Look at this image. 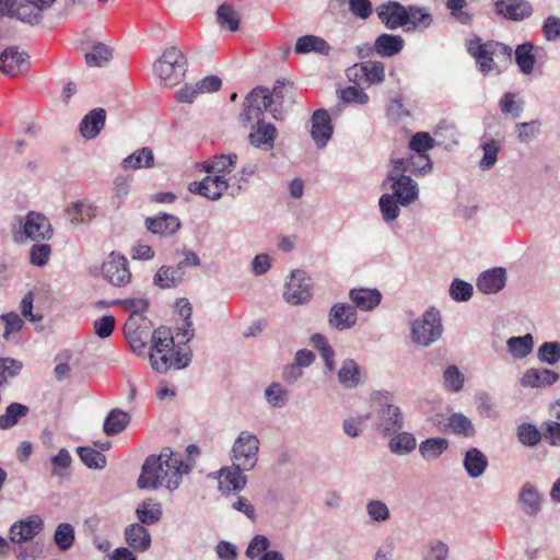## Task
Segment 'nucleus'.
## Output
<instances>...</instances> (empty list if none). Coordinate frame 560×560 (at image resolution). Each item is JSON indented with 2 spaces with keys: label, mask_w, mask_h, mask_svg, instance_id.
Listing matches in <instances>:
<instances>
[{
  "label": "nucleus",
  "mask_w": 560,
  "mask_h": 560,
  "mask_svg": "<svg viewBox=\"0 0 560 560\" xmlns=\"http://www.w3.org/2000/svg\"><path fill=\"white\" fill-rule=\"evenodd\" d=\"M191 463L185 462L171 448H164L160 455L145 458L137 485L140 489L165 487L168 491L178 488L182 477L189 474Z\"/></svg>",
  "instance_id": "nucleus-1"
},
{
  "label": "nucleus",
  "mask_w": 560,
  "mask_h": 560,
  "mask_svg": "<svg viewBox=\"0 0 560 560\" xmlns=\"http://www.w3.org/2000/svg\"><path fill=\"white\" fill-rule=\"evenodd\" d=\"M553 419L542 424V433L529 423H523L517 428V436L522 444L535 446L544 438L550 445L560 446V399L551 407Z\"/></svg>",
  "instance_id": "nucleus-2"
},
{
  "label": "nucleus",
  "mask_w": 560,
  "mask_h": 560,
  "mask_svg": "<svg viewBox=\"0 0 560 560\" xmlns=\"http://www.w3.org/2000/svg\"><path fill=\"white\" fill-rule=\"evenodd\" d=\"M187 59L175 46L166 48L162 56L154 62V74L167 86L180 83L187 71Z\"/></svg>",
  "instance_id": "nucleus-3"
},
{
  "label": "nucleus",
  "mask_w": 560,
  "mask_h": 560,
  "mask_svg": "<svg viewBox=\"0 0 560 560\" xmlns=\"http://www.w3.org/2000/svg\"><path fill=\"white\" fill-rule=\"evenodd\" d=\"M443 330L439 311L430 308L411 322L410 338L415 345L429 347L442 337Z\"/></svg>",
  "instance_id": "nucleus-4"
},
{
  "label": "nucleus",
  "mask_w": 560,
  "mask_h": 560,
  "mask_svg": "<svg viewBox=\"0 0 560 560\" xmlns=\"http://www.w3.org/2000/svg\"><path fill=\"white\" fill-rule=\"evenodd\" d=\"M260 442L256 434L243 430L238 433L230 451L231 463L244 470H253L258 463Z\"/></svg>",
  "instance_id": "nucleus-5"
},
{
  "label": "nucleus",
  "mask_w": 560,
  "mask_h": 560,
  "mask_svg": "<svg viewBox=\"0 0 560 560\" xmlns=\"http://www.w3.org/2000/svg\"><path fill=\"white\" fill-rule=\"evenodd\" d=\"M175 341L172 332L166 327H159L152 334L153 352L149 354L153 370L165 373L172 368L170 353L174 350Z\"/></svg>",
  "instance_id": "nucleus-6"
},
{
  "label": "nucleus",
  "mask_w": 560,
  "mask_h": 560,
  "mask_svg": "<svg viewBox=\"0 0 560 560\" xmlns=\"http://www.w3.org/2000/svg\"><path fill=\"white\" fill-rule=\"evenodd\" d=\"M273 103L272 95L266 88H255L245 98L240 121L243 127H248L257 119H262L264 113Z\"/></svg>",
  "instance_id": "nucleus-7"
},
{
  "label": "nucleus",
  "mask_w": 560,
  "mask_h": 560,
  "mask_svg": "<svg viewBox=\"0 0 560 560\" xmlns=\"http://www.w3.org/2000/svg\"><path fill=\"white\" fill-rule=\"evenodd\" d=\"M390 183L392 195L397 198L399 205L402 207L409 206L415 202L419 197V188L416 180L409 175L400 172L398 168L390 167L388 170L387 178L384 183Z\"/></svg>",
  "instance_id": "nucleus-8"
},
{
  "label": "nucleus",
  "mask_w": 560,
  "mask_h": 560,
  "mask_svg": "<svg viewBox=\"0 0 560 560\" xmlns=\"http://www.w3.org/2000/svg\"><path fill=\"white\" fill-rule=\"evenodd\" d=\"M284 300L292 305L307 303L312 298L311 279L302 270H294L288 277L283 292Z\"/></svg>",
  "instance_id": "nucleus-9"
},
{
  "label": "nucleus",
  "mask_w": 560,
  "mask_h": 560,
  "mask_svg": "<svg viewBox=\"0 0 560 560\" xmlns=\"http://www.w3.org/2000/svg\"><path fill=\"white\" fill-rule=\"evenodd\" d=\"M102 273L104 279L114 287H125L131 280L127 258L114 252L103 262Z\"/></svg>",
  "instance_id": "nucleus-10"
},
{
  "label": "nucleus",
  "mask_w": 560,
  "mask_h": 560,
  "mask_svg": "<svg viewBox=\"0 0 560 560\" xmlns=\"http://www.w3.org/2000/svg\"><path fill=\"white\" fill-rule=\"evenodd\" d=\"M404 417L399 407L393 404H380L375 411L376 430L389 435L402 428Z\"/></svg>",
  "instance_id": "nucleus-11"
},
{
  "label": "nucleus",
  "mask_w": 560,
  "mask_h": 560,
  "mask_svg": "<svg viewBox=\"0 0 560 560\" xmlns=\"http://www.w3.org/2000/svg\"><path fill=\"white\" fill-rule=\"evenodd\" d=\"M545 498L538 487L529 481L522 485L517 494V504L524 515L537 516L544 508Z\"/></svg>",
  "instance_id": "nucleus-12"
},
{
  "label": "nucleus",
  "mask_w": 560,
  "mask_h": 560,
  "mask_svg": "<svg viewBox=\"0 0 560 560\" xmlns=\"http://www.w3.org/2000/svg\"><path fill=\"white\" fill-rule=\"evenodd\" d=\"M23 233L31 241L42 242L50 240L54 232L49 220L44 214L31 211L25 217Z\"/></svg>",
  "instance_id": "nucleus-13"
},
{
  "label": "nucleus",
  "mask_w": 560,
  "mask_h": 560,
  "mask_svg": "<svg viewBox=\"0 0 560 560\" xmlns=\"http://www.w3.org/2000/svg\"><path fill=\"white\" fill-rule=\"evenodd\" d=\"M44 527L43 520L37 515L28 516L24 520L15 522L10 527L9 537L13 544L31 542Z\"/></svg>",
  "instance_id": "nucleus-14"
},
{
  "label": "nucleus",
  "mask_w": 560,
  "mask_h": 560,
  "mask_svg": "<svg viewBox=\"0 0 560 560\" xmlns=\"http://www.w3.org/2000/svg\"><path fill=\"white\" fill-rule=\"evenodd\" d=\"M247 471L248 470H244L242 467H237L232 463L230 466L222 467L218 471L220 491L223 493L242 491L247 483V478L245 476V472Z\"/></svg>",
  "instance_id": "nucleus-15"
},
{
  "label": "nucleus",
  "mask_w": 560,
  "mask_h": 560,
  "mask_svg": "<svg viewBox=\"0 0 560 560\" xmlns=\"http://www.w3.org/2000/svg\"><path fill=\"white\" fill-rule=\"evenodd\" d=\"M28 55L18 47H9L0 54V70L9 77H16L27 71Z\"/></svg>",
  "instance_id": "nucleus-16"
},
{
  "label": "nucleus",
  "mask_w": 560,
  "mask_h": 560,
  "mask_svg": "<svg viewBox=\"0 0 560 560\" xmlns=\"http://www.w3.org/2000/svg\"><path fill=\"white\" fill-rule=\"evenodd\" d=\"M393 167L400 172L416 176L429 174L432 171V161L427 153H411L404 158L392 160Z\"/></svg>",
  "instance_id": "nucleus-17"
},
{
  "label": "nucleus",
  "mask_w": 560,
  "mask_h": 560,
  "mask_svg": "<svg viewBox=\"0 0 560 560\" xmlns=\"http://www.w3.org/2000/svg\"><path fill=\"white\" fill-rule=\"evenodd\" d=\"M404 45L405 40L401 36L382 34L376 38L374 46L365 45L364 47L360 48V52H364L365 56H369L375 51L381 57H393L402 50Z\"/></svg>",
  "instance_id": "nucleus-18"
},
{
  "label": "nucleus",
  "mask_w": 560,
  "mask_h": 560,
  "mask_svg": "<svg viewBox=\"0 0 560 560\" xmlns=\"http://www.w3.org/2000/svg\"><path fill=\"white\" fill-rule=\"evenodd\" d=\"M229 184L223 175L207 176L201 182L189 184V191L199 194L209 200H218L228 189Z\"/></svg>",
  "instance_id": "nucleus-19"
},
{
  "label": "nucleus",
  "mask_w": 560,
  "mask_h": 560,
  "mask_svg": "<svg viewBox=\"0 0 560 560\" xmlns=\"http://www.w3.org/2000/svg\"><path fill=\"white\" fill-rule=\"evenodd\" d=\"M358 315L354 306L345 303H337L331 306L328 314V324L337 330H346L353 327Z\"/></svg>",
  "instance_id": "nucleus-20"
},
{
  "label": "nucleus",
  "mask_w": 560,
  "mask_h": 560,
  "mask_svg": "<svg viewBox=\"0 0 560 560\" xmlns=\"http://www.w3.org/2000/svg\"><path fill=\"white\" fill-rule=\"evenodd\" d=\"M56 0H23L16 7V19L28 24H38L43 12L49 9Z\"/></svg>",
  "instance_id": "nucleus-21"
},
{
  "label": "nucleus",
  "mask_w": 560,
  "mask_h": 560,
  "mask_svg": "<svg viewBox=\"0 0 560 560\" xmlns=\"http://www.w3.org/2000/svg\"><path fill=\"white\" fill-rule=\"evenodd\" d=\"M377 15L389 30L407 25V9L400 3L392 1L377 8Z\"/></svg>",
  "instance_id": "nucleus-22"
},
{
  "label": "nucleus",
  "mask_w": 560,
  "mask_h": 560,
  "mask_svg": "<svg viewBox=\"0 0 560 560\" xmlns=\"http://www.w3.org/2000/svg\"><path fill=\"white\" fill-rule=\"evenodd\" d=\"M312 138L317 148H324L330 140L332 135V127L330 125V117L325 109H317L312 116Z\"/></svg>",
  "instance_id": "nucleus-23"
},
{
  "label": "nucleus",
  "mask_w": 560,
  "mask_h": 560,
  "mask_svg": "<svg viewBox=\"0 0 560 560\" xmlns=\"http://www.w3.org/2000/svg\"><path fill=\"white\" fill-rule=\"evenodd\" d=\"M494 5L498 14L512 21H522L533 12L532 5L526 0H498Z\"/></svg>",
  "instance_id": "nucleus-24"
},
{
  "label": "nucleus",
  "mask_w": 560,
  "mask_h": 560,
  "mask_svg": "<svg viewBox=\"0 0 560 560\" xmlns=\"http://www.w3.org/2000/svg\"><path fill=\"white\" fill-rule=\"evenodd\" d=\"M559 377V374L552 370L530 368L524 372L521 384L530 388L547 387L557 383Z\"/></svg>",
  "instance_id": "nucleus-25"
},
{
  "label": "nucleus",
  "mask_w": 560,
  "mask_h": 560,
  "mask_svg": "<svg viewBox=\"0 0 560 560\" xmlns=\"http://www.w3.org/2000/svg\"><path fill=\"white\" fill-rule=\"evenodd\" d=\"M106 110L104 108H94L89 112L80 122V135L85 139L96 138L105 126Z\"/></svg>",
  "instance_id": "nucleus-26"
},
{
  "label": "nucleus",
  "mask_w": 560,
  "mask_h": 560,
  "mask_svg": "<svg viewBox=\"0 0 560 560\" xmlns=\"http://www.w3.org/2000/svg\"><path fill=\"white\" fill-rule=\"evenodd\" d=\"M255 121L256 129L248 135L250 144L261 150H271L277 135L275 126L266 124L262 119Z\"/></svg>",
  "instance_id": "nucleus-27"
},
{
  "label": "nucleus",
  "mask_w": 560,
  "mask_h": 560,
  "mask_svg": "<svg viewBox=\"0 0 560 560\" xmlns=\"http://www.w3.org/2000/svg\"><path fill=\"white\" fill-rule=\"evenodd\" d=\"M125 539L127 545L137 552L147 551L151 546L149 530L139 523H133L126 527Z\"/></svg>",
  "instance_id": "nucleus-28"
},
{
  "label": "nucleus",
  "mask_w": 560,
  "mask_h": 560,
  "mask_svg": "<svg viewBox=\"0 0 560 560\" xmlns=\"http://www.w3.org/2000/svg\"><path fill=\"white\" fill-rule=\"evenodd\" d=\"M145 226L153 234L172 235L179 230L180 222L177 217L164 213L155 218H147Z\"/></svg>",
  "instance_id": "nucleus-29"
},
{
  "label": "nucleus",
  "mask_w": 560,
  "mask_h": 560,
  "mask_svg": "<svg viewBox=\"0 0 560 560\" xmlns=\"http://www.w3.org/2000/svg\"><path fill=\"white\" fill-rule=\"evenodd\" d=\"M337 377L343 388H355L361 383L359 364L353 359H345L337 371Z\"/></svg>",
  "instance_id": "nucleus-30"
},
{
  "label": "nucleus",
  "mask_w": 560,
  "mask_h": 560,
  "mask_svg": "<svg viewBox=\"0 0 560 560\" xmlns=\"http://www.w3.org/2000/svg\"><path fill=\"white\" fill-rule=\"evenodd\" d=\"M67 214L70 223L73 226H78L79 224L90 222L96 217V207L86 200H79L67 209Z\"/></svg>",
  "instance_id": "nucleus-31"
},
{
  "label": "nucleus",
  "mask_w": 560,
  "mask_h": 560,
  "mask_svg": "<svg viewBox=\"0 0 560 560\" xmlns=\"http://www.w3.org/2000/svg\"><path fill=\"white\" fill-rule=\"evenodd\" d=\"M464 468L470 478H478L486 471L488 459L478 448H469L464 456Z\"/></svg>",
  "instance_id": "nucleus-32"
},
{
  "label": "nucleus",
  "mask_w": 560,
  "mask_h": 560,
  "mask_svg": "<svg viewBox=\"0 0 560 560\" xmlns=\"http://www.w3.org/2000/svg\"><path fill=\"white\" fill-rule=\"evenodd\" d=\"M349 296L355 307L365 312L374 310L382 301L381 292L371 289H352Z\"/></svg>",
  "instance_id": "nucleus-33"
},
{
  "label": "nucleus",
  "mask_w": 560,
  "mask_h": 560,
  "mask_svg": "<svg viewBox=\"0 0 560 560\" xmlns=\"http://www.w3.org/2000/svg\"><path fill=\"white\" fill-rule=\"evenodd\" d=\"M330 50L329 44L322 37L315 35H305L296 39L294 51L299 55L310 52H318L328 55Z\"/></svg>",
  "instance_id": "nucleus-34"
},
{
  "label": "nucleus",
  "mask_w": 560,
  "mask_h": 560,
  "mask_svg": "<svg viewBox=\"0 0 560 560\" xmlns=\"http://www.w3.org/2000/svg\"><path fill=\"white\" fill-rule=\"evenodd\" d=\"M153 165L154 156L150 148H141L125 158L121 162L124 170L151 168Z\"/></svg>",
  "instance_id": "nucleus-35"
},
{
  "label": "nucleus",
  "mask_w": 560,
  "mask_h": 560,
  "mask_svg": "<svg viewBox=\"0 0 560 560\" xmlns=\"http://www.w3.org/2000/svg\"><path fill=\"white\" fill-rule=\"evenodd\" d=\"M417 446V440L410 432H396L388 442V450L398 456L410 454Z\"/></svg>",
  "instance_id": "nucleus-36"
},
{
  "label": "nucleus",
  "mask_w": 560,
  "mask_h": 560,
  "mask_svg": "<svg viewBox=\"0 0 560 560\" xmlns=\"http://www.w3.org/2000/svg\"><path fill=\"white\" fill-rule=\"evenodd\" d=\"M139 524L152 525L162 516V506L153 499L143 500L136 510Z\"/></svg>",
  "instance_id": "nucleus-37"
},
{
  "label": "nucleus",
  "mask_w": 560,
  "mask_h": 560,
  "mask_svg": "<svg viewBox=\"0 0 560 560\" xmlns=\"http://www.w3.org/2000/svg\"><path fill=\"white\" fill-rule=\"evenodd\" d=\"M534 337L526 334L520 337H511L506 341L508 350L516 360L525 359L534 349Z\"/></svg>",
  "instance_id": "nucleus-38"
},
{
  "label": "nucleus",
  "mask_w": 560,
  "mask_h": 560,
  "mask_svg": "<svg viewBox=\"0 0 560 560\" xmlns=\"http://www.w3.org/2000/svg\"><path fill=\"white\" fill-rule=\"evenodd\" d=\"M525 102L520 93L506 92L499 100V108L502 114L513 119L520 118L524 110Z\"/></svg>",
  "instance_id": "nucleus-39"
},
{
  "label": "nucleus",
  "mask_w": 560,
  "mask_h": 560,
  "mask_svg": "<svg viewBox=\"0 0 560 560\" xmlns=\"http://www.w3.org/2000/svg\"><path fill=\"white\" fill-rule=\"evenodd\" d=\"M513 50L509 45L492 42V72H502L512 65Z\"/></svg>",
  "instance_id": "nucleus-40"
},
{
  "label": "nucleus",
  "mask_w": 560,
  "mask_h": 560,
  "mask_svg": "<svg viewBox=\"0 0 560 560\" xmlns=\"http://www.w3.org/2000/svg\"><path fill=\"white\" fill-rule=\"evenodd\" d=\"M57 361L58 363L54 369V374L56 380L63 381L69 377L71 370L79 365L80 357L67 350L57 357Z\"/></svg>",
  "instance_id": "nucleus-41"
},
{
  "label": "nucleus",
  "mask_w": 560,
  "mask_h": 560,
  "mask_svg": "<svg viewBox=\"0 0 560 560\" xmlns=\"http://www.w3.org/2000/svg\"><path fill=\"white\" fill-rule=\"evenodd\" d=\"M183 280L179 271L175 267L162 266L153 277L154 285L160 289H171L177 287Z\"/></svg>",
  "instance_id": "nucleus-42"
},
{
  "label": "nucleus",
  "mask_w": 560,
  "mask_h": 560,
  "mask_svg": "<svg viewBox=\"0 0 560 560\" xmlns=\"http://www.w3.org/2000/svg\"><path fill=\"white\" fill-rule=\"evenodd\" d=\"M534 45L523 43L515 49V62L523 74H530L535 66Z\"/></svg>",
  "instance_id": "nucleus-43"
},
{
  "label": "nucleus",
  "mask_w": 560,
  "mask_h": 560,
  "mask_svg": "<svg viewBox=\"0 0 560 560\" xmlns=\"http://www.w3.org/2000/svg\"><path fill=\"white\" fill-rule=\"evenodd\" d=\"M448 447V441L443 438H431L421 442L419 452L423 459L434 460L439 458Z\"/></svg>",
  "instance_id": "nucleus-44"
},
{
  "label": "nucleus",
  "mask_w": 560,
  "mask_h": 560,
  "mask_svg": "<svg viewBox=\"0 0 560 560\" xmlns=\"http://www.w3.org/2000/svg\"><path fill=\"white\" fill-rule=\"evenodd\" d=\"M130 417L127 412L119 409L112 410L104 422V432L109 435H116L120 433L128 425Z\"/></svg>",
  "instance_id": "nucleus-45"
},
{
  "label": "nucleus",
  "mask_w": 560,
  "mask_h": 560,
  "mask_svg": "<svg viewBox=\"0 0 560 560\" xmlns=\"http://www.w3.org/2000/svg\"><path fill=\"white\" fill-rule=\"evenodd\" d=\"M467 48L469 54L476 59L480 70L482 72H487L490 69V55L488 45L482 43L479 37H475L468 40Z\"/></svg>",
  "instance_id": "nucleus-46"
},
{
  "label": "nucleus",
  "mask_w": 560,
  "mask_h": 560,
  "mask_svg": "<svg viewBox=\"0 0 560 560\" xmlns=\"http://www.w3.org/2000/svg\"><path fill=\"white\" fill-rule=\"evenodd\" d=\"M75 540L74 528L70 523L58 524L55 534L54 541L60 551L69 550Z\"/></svg>",
  "instance_id": "nucleus-47"
},
{
  "label": "nucleus",
  "mask_w": 560,
  "mask_h": 560,
  "mask_svg": "<svg viewBox=\"0 0 560 560\" xmlns=\"http://www.w3.org/2000/svg\"><path fill=\"white\" fill-rule=\"evenodd\" d=\"M217 20L221 26H228L231 32L240 27L241 15L230 4L222 3L217 10Z\"/></svg>",
  "instance_id": "nucleus-48"
},
{
  "label": "nucleus",
  "mask_w": 560,
  "mask_h": 560,
  "mask_svg": "<svg viewBox=\"0 0 560 560\" xmlns=\"http://www.w3.org/2000/svg\"><path fill=\"white\" fill-rule=\"evenodd\" d=\"M78 455L83 464L90 469H103L106 466V457L98 451L81 446L77 448Z\"/></svg>",
  "instance_id": "nucleus-49"
},
{
  "label": "nucleus",
  "mask_w": 560,
  "mask_h": 560,
  "mask_svg": "<svg viewBox=\"0 0 560 560\" xmlns=\"http://www.w3.org/2000/svg\"><path fill=\"white\" fill-rule=\"evenodd\" d=\"M237 160V155L235 153L231 154H221L214 156L211 163H206L203 170L207 173H215L217 175H222L226 172H230Z\"/></svg>",
  "instance_id": "nucleus-50"
},
{
  "label": "nucleus",
  "mask_w": 560,
  "mask_h": 560,
  "mask_svg": "<svg viewBox=\"0 0 560 560\" xmlns=\"http://www.w3.org/2000/svg\"><path fill=\"white\" fill-rule=\"evenodd\" d=\"M28 408L22 404L13 402L5 409V413L0 416V429H9L26 416Z\"/></svg>",
  "instance_id": "nucleus-51"
},
{
  "label": "nucleus",
  "mask_w": 560,
  "mask_h": 560,
  "mask_svg": "<svg viewBox=\"0 0 560 560\" xmlns=\"http://www.w3.org/2000/svg\"><path fill=\"white\" fill-rule=\"evenodd\" d=\"M537 359L541 363L555 365L560 361V342L546 341L537 350Z\"/></svg>",
  "instance_id": "nucleus-52"
},
{
  "label": "nucleus",
  "mask_w": 560,
  "mask_h": 560,
  "mask_svg": "<svg viewBox=\"0 0 560 560\" xmlns=\"http://www.w3.org/2000/svg\"><path fill=\"white\" fill-rule=\"evenodd\" d=\"M380 209L382 212L383 220L386 222H390L396 220L399 217V201L392 194H384L380 198Z\"/></svg>",
  "instance_id": "nucleus-53"
},
{
  "label": "nucleus",
  "mask_w": 560,
  "mask_h": 560,
  "mask_svg": "<svg viewBox=\"0 0 560 560\" xmlns=\"http://www.w3.org/2000/svg\"><path fill=\"white\" fill-rule=\"evenodd\" d=\"M365 511L368 516L377 523H384L390 518V510L382 500H370L365 505Z\"/></svg>",
  "instance_id": "nucleus-54"
},
{
  "label": "nucleus",
  "mask_w": 560,
  "mask_h": 560,
  "mask_svg": "<svg viewBox=\"0 0 560 560\" xmlns=\"http://www.w3.org/2000/svg\"><path fill=\"white\" fill-rule=\"evenodd\" d=\"M112 58V50L104 44L93 45L91 51L85 54V61L90 67H102Z\"/></svg>",
  "instance_id": "nucleus-55"
},
{
  "label": "nucleus",
  "mask_w": 560,
  "mask_h": 560,
  "mask_svg": "<svg viewBox=\"0 0 560 560\" xmlns=\"http://www.w3.org/2000/svg\"><path fill=\"white\" fill-rule=\"evenodd\" d=\"M13 549L18 560H36L43 553V545L39 541L14 544Z\"/></svg>",
  "instance_id": "nucleus-56"
},
{
  "label": "nucleus",
  "mask_w": 560,
  "mask_h": 560,
  "mask_svg": "<svg viewBox=\"0 0 560 560\" xmlns=\"http://www.w3.org/2000/svg\"><path fill=\"white\" fill-rule=\"evenodd\" d=\"M288 397V390L278 383H272L265 389V398L271 407L281 408L285 406Z\"/></svg>",
  "instance_id": "nucleus-57"
},
{
  "label": "nucleus",
  "mask_w": 560,
  "mask_h": 560,
  "mask_svg": "<svg viewBox=\"0 0 560 560\" xmlns=\"http://www.w3.org/2000/svg\"><path fill=\"white\" fill-rule=\"evenodd\" d=\"M450 429L459 435L469 438L475 433V428L471 421L462 413H454L448 418Z\"/></svg>",
  "instance_id": "nucleus-58"
},
{
  "label": "nucleus",
  "mask_w": 560,
  "mask_h": 560,
  "mask_svg": "<svg viewBox=\"0 0 560 560\" xmlns=\"http://www.w3.org/2000/svg\"><path fill=\"white\" fill-rule=\"evenodd\" d=\"M450 547L440 539H432L425 546L423 560H448Z\"/></svg>",
  "instance_id": "nucleus-59"
},
{
  "label": "nucleus",
  "mask_w": 560,
  "mask_h": 560,
  "mask_svg": "<svg viewBox=\"0 0 560 560\" xmlns=\"http://www.w3.org/2000/svg\"><path fill=\"white\" fill-rule=\"evenodd\" d=\"M407 25H411L407 27V30H416V28H427L432 23L431 15L425 12L423 9L410 7L407 10Z\"/></svg>",
  "instance_id": "nucleus-60"
},
{
  "label": "nucleus",
  "mask_w": 560,
  "mask_h": 560,
  "mask_svg": "<svg viewBox=\"0 0 560 560\" xmlns=\"http://www.w3.org/2000/svg\"><path fill=\"white\" fill-rule=\"evenodd\" d=\"M443 380L446 389L457 393L464 386L465 376L456 365H450L443 373Z\"/></svg>",
  "instance_id": "nucleus-61"
},
{
  "label": "nucleus",
  "mask_w": 560,
  "mask_h": 560,
  "mask_svg": "<svg viewBox=\"0 0 560 560\" xmlns=\"http://www.w3.org/2000/svg\"><path fill=\"white\" fill-rule=\"evenodd\" d=\"M450 296L456 302H466L468 301L474 292V287L471 283L466 282L462 279H454L448 289Z\"/></svg>",
  "instance_id": "nucleus-62"
},
{
  "label": "nucleus",
  "mask_w": 560,
  "mask_h": 560,
  "mask_svg": "<svg viewBox=\"0 0 560 560\" xmlns=\"http://www.w3.org/2000/svg\"><path fill=\"white\" fill-rule=\"evenodd\" d=\"M270 540L267 536L257 534L255 535L246 548L245 555L248 559H259L261 555L269 551Z\"/></svg>",
  "instance_id": "nucleus-63"
},
{
  "label": "nucleus",
  "mask_w": 560,
  "mask_h": 560,
  "mask_svg": "<svg viewBox=\"0 0 560 560\" xmlns=\"http://www.w3.org/2000/svg\"><path fill=\"white\" fill-rule=\"evenodd\" d=\"M339 97L345 103H355L359 105H364L369 102L368 94L363 91V89L353 85L347 86L346 89L339 90Z\"/></svg>",
  "instance_id": "nucleus-64"
}]
</instances>
